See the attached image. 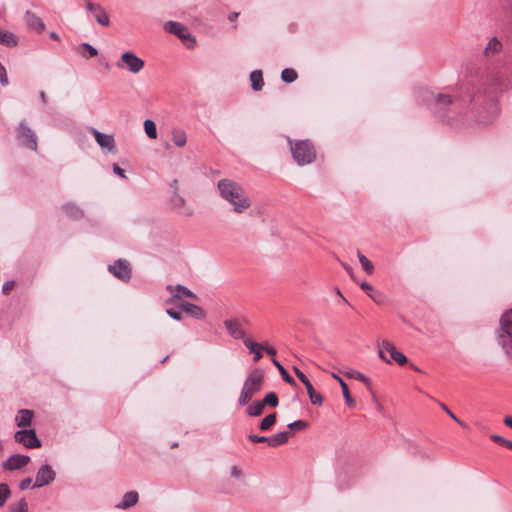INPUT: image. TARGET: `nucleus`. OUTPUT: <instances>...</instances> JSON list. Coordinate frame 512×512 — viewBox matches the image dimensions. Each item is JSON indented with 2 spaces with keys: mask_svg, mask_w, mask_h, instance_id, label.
Listing matches in <instances>:
<instances>
[{
  "mask_svg": "<svg viewBox=\"0 0 512 512\" xmlns=\"http://www.w3.org/2000/svg\"><path fill=\"white\" fill-rule=\"evenodd\" d=\"M290 433L287 431H282L277 434H274L271 437H268V445L271 447H278L280 445L285 444L289 439Z\"/></svg>",
  "mask_w": 512,
  "mask_h": 512,
  "instance_id": "obj_25",
  "label": "nucleus"
},
{
  "mask_svg": "<svg viewBox=\"0 0 512 512\" xmlns=\"http://www.w3.org/2000/svg\"><path fill=\"white\" fill-rule=\"evenodd\" d=\"M358 258H359V262L362 266V269L367 273V274H372L373 271H374V265L372 264V262L366 257L364 256L363 254L361 253H358Z\"/></svg>",
  "mask_w": 512,
  "mask_h": 512,
  "instance_id": "obj_40",
  "label": "nucleus"
},
{
  "mask_svg": "<svg viewBox=\"0 0 512 512\" xmlns=\"http://www.w3.org/2000/svg\"><path fill=\"white\" fill-rule=\"evenodd\" d=\"M14 439L16 442L22 444L23 446L29 449L41 447V441L39 440L35 430L33 429H22L17 431L14 434Z\"/></svg>",
  "mask_w": 512,
  "mask_h": 512,
  "instance_id": "obj_10",
  "label": "nucleus"
},
{
  "mask_svg": "<svg viewBox=\"0 0 512 512\" xmlns=\"http://www.w3.org/2000/svg\"><path fill=\"white\" fill-rule=\"evenodd\" d=\"M55 472L49 465H42L36 474L35 483L33 485V488H40L45 485L50 484L55 479Z\"/></svg>",
  "mask_w": 512,
  "mask_h": 512,
  "instance_id": "obj_12",
  "label": "nucleus"
},
{
  "mask_svg": "<svg viewBox=\"0 0 512 512\" xmlns=\"http://www.w3.org/2000/svg\"><path fill=\"white\" fill-rule=\"evenodd\" d=\"M455 422H457L460 426H462L463 428H466L467 427V424L464 423L463 421H461L458 417H457V420H454Z\"/></svg>",
  "mask_w": 512,
  "mask_h": 512,
  "instance_id": "obj_64",
  "label": "nucleus"
},
{
  "mask_svg": "<svg viewBox=\"0 0 512 512\" xmlns=\"http://www.w3.org/2000/svg\"><path fill=\"white\" fill-rule=\"evenodd\" d=\"M170 188H171L172 194H173V193H175V192H179V191H178V180H177V179H174V180L170 183Z\"/></svg>",
  "mask_w": 512,
  "mask_h": 512,
  "instance_id": "obj_59",
  "label": "nucleus"
},
{
  "mask_svg": "<svg viewBox=\"0 0 512 512\" xmlns=\"http://www.w3.org/2000/svg\"><path fill=\"white\" fill-rule=\"evenodd\" d=\"M272 362L275 365V367L278 369V371L280 372L283 380L286 383H288L290 385H295L296 384L294 379L289 375L287 370L283 367V365L278 360L272 359Z\"/></svg>",
  "mask_w": 512,
  "mask_h": 512,
  "instance_id": "obj_34",
  "label": "nucleus"
},
{
  "mask_svg": "<svg viewBox=\"0 0 512 512\" xmlns=\"http://www.w3.org/2000/svg\"><path fill=\"white\" fill-rule=\"evenodd\" d=\"M172 141L177 147H183L187 143L186 132L182 129L172 130Z\"/></svg>",
  "mask_w": 512,
  "mask_h": 512,
  "instance_id": "obj_28",
  "label": "nucleus"
},
{
  "mask_svg": "<svg viewBox=\"0 0 512 512\" xmlns=\"http://www.w3.org/2000/svg\"><path fill=\"white\" fill-rule=\"evenodd\" d=\"M502 48H503L502 40L500 38H498L497 36H494L488 41L483 53L486 57H492V56L496 55L497 53H499L502 50Z\"/></svg>",
  "mask_w": 512,
  "mask_h": 512,
  "instance_id": "obj_17",
  "label": "nucleus"
},
{
  "mask_svg": "<svg viewBox=\"0 0 512 512\" xmlns=\"http://www.w3.org/2000/svg\"><path fill=\"white\" fill-rule=\"evenodd\" d=\"M10 495H11V490H10L9 486L6 483H1L0 484V506L1 507L4 506V504L6 503V501Z\"/></svg>",
  "mask_w": 512,
  "mask_h": 512,
  "instance_id": "obj_42",
  "label": "nucleus"
},
{
  "mask_svg": "<svg viewBox=\"0 0 512 512\" xmlns=\"http://www.w3.org/2000/svg\"><path fill=\"white\" fill-rule=\"evenodd\" d=\"M378 356L387 363L394 360L399 365H405L408 362L407 357L398 351L394 344L388 340H383L378 344Z\"/></svg>",
  "mask_w": 512,
  "mask_h": 512,
  "instance_id": "obj_5",
  "label": "nucleus"
},
{
  "mask_svg": "<svg viewBox=\"0 0 512 512\" xmlns=\"http://www.w3.org/2000/svg\"><path fill=\"white\" fill-rule=\"evenodd\" d=\"M17 135L18 139L25 147L37 151V136L25 121L20 122L17 128Z\"/></svg>",
  "mask_w": 512,
  "mask_h": 512,
  "instance_id": "obj_7",
  "label": "nucleus"
},
{
  "mask_svg": "<svg viewBox=\"0 0 512 512\" xmlns=\"http://www.w3.org/2000/svg\"><path fill=\"white\" fill-rule=\"evenodd\" d=\"M116 66L120 69L137 74L144 68V61L137 57L133 52H124L120 59L116 62Z\"/></svg>",
  "mask_w": 512,
  "mask_h": 512,
  "instance_id": "obj_6",
  "label": "nucleus"
},
{
  "mask_svg": "<svg viewBox=\"0 0 512 512\" xmlns=\"http://www.w3.org/2000/svg\"><path fill=\"white\" fill-rule=\"evenodd\" d=\"M297 72L292 68H285L281 72V79L285 83H292L297 79Z\"/></svg>",
  "mask_w": 512,
  "mask_h": 512,
  "instance_id": "obj_38",
  "label": "nucleus"
},
{
  "mask_svg": "<svg viewBox=\"0 0 512 512\" xmlns=\"http://www.w3.org/2000/svg\"><path fill=\"white\" fill-rule=\"evenodd\" d=\"M244 345L246 348L254 354L253 361L258 362L262 358L261 350L264 349V345L254 342L251 339H244Z\"/></svg>",
  "mask_w": 512,
  "mask_h": 512,
  "instance_id": "obj_22",
  "label": "nucleus"
},
{
  "mask_svg": "<svg viewBox=\"0 0 512 512\" xmlns=\"http://www.w3.org/2000/svg\"><path fill=\"white\" fill-rule=\"evenodd\" d=\"M263 382L264 372L259 368L254 369L243 383V387L238 398V404L240 406L248 405L253 396L262 389Z\"/></svg>",
  "mask_w": 512,
  "mask_h": 512,
  "instance_id": "obj_3",
  "label": "nucleus"
},
{
  "mask_svg": "<svg viewBox=\"0 0 512 512\" xmlns=\"http://www.w3.org/2000/svg\"><path fill=\"white\" fill-rule=\"evenodd\" d=\"M381 293H378V292H374L373 293H369V297L375 301L376 303H379L380 302V297H381Z\"/></svg>",
  "mask_w": 512,
  "mask_h": 512,
  "instance_id": "obj_58",
  "label": "nucleus"
},
{
  "mask_svg": "<svg viewBox=\"0 0 512 512\" xmlns=\"http://www.w3.org/2000/svg\"><path fill=\"white\" fill-rule=\"evenodd\" d=\"M465 96L452 97L449 94L434 93L433 91L420 88L416 92L417 99L432 109L442 119L451 121L453 117L447 116L445 110L451 107V112H458L462 105L468 103L473 108H479L478 122L488 125L494 121L498 114V106L495 100L494 91L487 89V81L479 77H471L461 86Z\"/></svg>",
  "mask_w": 512,
  "mask_h": 512,
  "instance_id": "obj_1",
  "label": "nucleus"
},
{
  "mask_svg": "<svg viewBox=\"0 0 512 512\" xmlns=\"http://www.w3.org/2000/svg\"><path fill=\"white\" fill-rule=\"evenodd\" d=\"M262 402L265 406L270 407H277L279 404V399L276 393L269 392L265 395V397L262 399Z\"/></svg>",
  "mask_w": 512,
  "mask_h": 512,
  "instance_id": "obj_41",
  "label": "nucleus"
},
{
  "mask_svg": "<svg viewBox=\"0 0 512 512\" xmlns=\"http://www.w3.org/2000/svg\"><path fill=\"white\" fill-rule=\"evenodd\" d=\"M108 271L122 282H129L132 276V270L127 260L118 259L108 266Z\"/></svg>",
  "mask_w": 512,
  "mask_h": 512,
  "instance_id": "obj_8",
  "label": "nucleus"
},
{
  "mask_svg": "<svg viewBox=\"0 0 512 512\" xmlns=\"http://www.w3.org/2000/svg\"><path fill=\"white\" fill-rule=\"evenodd\" d=\"M491 440H493L494 442L498 443V444H501V445H504L506 446V443H507V440L505 438H503L502 436L500 435H497V434H492L490 436Z\"/></svg>",
  "mask_w": 512,
  "mask_h": 512,
  "instance_id": "obj_54",
  "label": "nucleus"
},
{
  "mask_svg": "<svg viewBox=\"0 0 512 512\" xmlns=\"http://www.w3.org/2000/svg\"><path fill=\"white\" fill-rule=\"evenodd\" d=\"M230 475H231V477H234V478H238V479H239V478H241V477H242L243 472H242V470H241L239 467H237V466H232V467H231V470H230Z\"/></svg>",
  "mask_w": 512,
  "mask_h": 512,
  "instance_id": "obj_52",
  "label": "nucleus"
},
{
  "mask_svg": "<svg viewBox=\"0 0 512 512\" xmlns=\"http://www.w3.org/2000/svg\"><path fill=\"white\" fill-rule=\"evenodd\" d=\"M93 16H94L95 20L103 27L109 26V23H110L109 16L102 7H100L99 10H97L93 14Z\"/></svg>",
  "mask_w": 512,
  "mask_h": 512,
  "instance_id": "obj_35",
  "label": "nucleus"
},
{
  "mask_svg": "<svg viewBox=\"0 0 512 512\" xmlns=\"http://www.w3.org/2000/svg\"><path fill=\"white\" fill-rule=\"evenodd\" d=\"M276 423V414L271 413L263 418L260 422L259 428L261 431L269 430Z\"/></svg>",
  "mask_w": 512,
  "mask_h": 512,
  "instance_id": "obj_37",
  "label": "nucleus"
},
{
  "mask_svg": "<svg viewBox=\"0 0 512 512\" xmlns=\"http://www.w3.org/2000/svg\"><path fill=\"white\" fill-rule=\"evenodd\" d=\"M24 20L30 30L42 31L45 29V24L42 19L30 11L25 13Z\"/></svg>",
  "mask_w": 512,
  "mask_h": 512,
  "instance_id": "obj_15",
  "label": "nucleus"
},
{
  "mask_svg": "<svg viewBox=\"0 0 512 512\" xmlns=\"http://www.w3.org/2000/svg\"><path fill=\"white\" fill-rule=\"evenodd\" d=\"M28 504L24 498H22L18 504L12 509L11 512H27Z\"/></svg>",
  "mask_w": 512,
  "mask_h": 512,
  "instance_id": "obj_45",
  "label": "nucleus"
},
{
  "mask_svg": "<svg viewBox=\"0 0 512 512\" xmlns=\"http://www.w3.org/2000/svg\"><path fill=\"white\" fill-rule=\"evenodd\" d=\"M331 376H332V378L337 380L338 383L340 384L341 390H342V393H343V397L345 399L346 404L349 407H352L355 402H354V399L352 398V396H351V394L349 392L347 384L343 381V379L338 374L333 372V373H331Z\"/></svg>",
  "mask_w": 512,
  "mask_h": 512,
  "instance_id": "obj_23",
  "label": "nucleus"
},
{
  "mask_svg": "<svg viewBox=\"0 0 512 512\" xmlns=\"http://www.w3.org/2000/svg\"><path fill=\"white\" fill-rule=\"evenodd\" d=\"M180 309L184 311L185 313L191 315L192 317L196 319H204L205 318V312L204 310L192 303L189 302H183L180 304Z\"/></svg>",
  "mask_w": 512,
  "mask_h": 512,
  "instance_id": "obj_18",
  "label": "nucleus"
},
{
  "mask_svg": "<svg viewBox=\"0 0 512 512\" xmlns=\"http://www.w3.org/2000/svg\"><path fill=\"white\" fill-rule=\"evenodd\" d=\"M31 483H32V478L31 477H27V478L23 479L20 482L19 488L21 490H26V489H28L30 487Z\"/></svg>",
  "mask_w": 512,
  "mask_h": 512,
  "instance_id": "obj_53",
  "label": "nucleus"
},
{
  "mask_svg": "<svg viewBox=\"0 0 512 512\" xmlns=\"http://www.w3.org/2000/svg\"><path fill=\"white\" fill-rule=\"evenodd\" d=\"M217 188L221 198L229 203L235 213L242 214L250 208L251 200L237 182L224 178L218 181Z\"/></svg>",
  "mask_w": 512,
  "mask_h": 512,
  "instance_id": "obj_2",
  "label": "nucleus"
},
{
  "mask_svg": "<svg viewBox=\"0 0 512 512\" xmlns=\"http://www.w3.org/2000/svg\"><path fill=\"white\" fill-rule=\"evenodd\" d=\"M265 405L263 404L262 400L254 401L253 403L249 404L246 409V413L250 417H258L263 414Z\"/></svg>",
  "mask_w": 512,
  "mask_h": 512,
  "instance_id": "obj_27",
  "label": "nucleus"
},
{
  "mask_svg": "<svg viewBox=\"0 0 512 512\" xmlns=\"http://www.w3.org/2000/svg\"><path fill=\"white\" fill-rule=\"evenodd\" d=\"M342 267L345 269V271L351 276L353 277V269L346 263H341Z\"/></svg>",
  "mask_w": 512,
  "mask_h": 512,
  "instance_id": "obj_60",
  "label": "nucleus"
},
{
  "mask_svg": "<svg viewBox=\"0 0 512 512\" xmlns=\"http://www.w3.org/2000/svg\"><path fill=\"white\" fill-rule=\"evenodd\" d=\"M88 12L94 14L101 7L99 4L93 3L91 0H84Z\"/></svg>",
  "mask_w": 512,
  "mask_h": 512,
  "instance_id": "obj_47",
  "label": "nucleus"
},
{
  "mask_svg": "<svg viewBox=\"0 0 512 512\" xmlns=\"http://www.w3.org/2000/svg\"><path fill=\"white\" fill-rule=\"evenodd\" d=\"M499 344L505 350L507 355H510L512 352V339H506L504 335H499Z\"/></svg>",
  "mask_w": 512,
  "mask_h": 512,
  "instance_id": "obj_43",
  "label": "nucleus"
},
{
  "mask_svg": "<svg viewBox=\"0 0 512 512\" xmlns=\"http://www.w3.org/2000/svg\"><path fill=\"white\" fill-rule=\"evenodd\" d=\"M30 461V457L27 455L14 454L10 456L3 464V469L13 471L21 469L26 466Z\"/></svg>",
  "mask_w": 512,
  "mask_h": 512,
  "instance_id": "obj_14",
  "label": "nucleus"
},
{
  "mask_svg": "<svg viewBox=\"0 0 512 512\" xmlns=\"http://www.w3.org/2000/svg\"><path fill=\"white\" fill-rule=\"evenodd\" d=\"M77 51L85 58H92L98 54L97 49L87 43L79 45Z\"/></svg>",
  "mask_w": 512,
  "mask_h": 512,
  "instance_id": "obj_29",
  "label": "nucleus"
},
{
  "mask_svg": "<svg viewBox=\"0 0 512 512\" xmlns=\"http://www.w3.org/2000/svg\"><path fill=\"white\" fill-rule=\"evenodd\" d=\"M169 204L172 210L184 217L189 218L194 215V208L187 203L186 199L179 192L171 194Z\"/></svg>",
  "mask_w": 512,
  "mask_h": 512,
  "instance_id": "obj_9",
  "label": "nucleus"
},
{
  "mask_svg": "<svg viewBox=\"0 0 512 512\" xmlns=\"http://www.w3.org/2000/svg\"><path fill=\"white\" fill-rule=\"evenodd\" d=\"M0 83L4 86L8 84V78L5 67L0 63Z\"/></svg>",
  "mask_w": 512,
  "mask_h": 512,
  "instance_id": "obj_49",
  "label": "nucleus"
},
{
  "mask_svg": "<svg viewBox=\"0 0 512 512\" xmlns=\"http://www.w3.org/2000/svg\"><path fill=\"white\" fill-rule=\"evenodd\" d=\"M19 43L16 34H0V44L7 47H15Z\"/></svg>",
  "mask_w": 512,
  "mask_h": 512,
  "instance_id": "obj_30",
  "label": "nucleus"
},
{
  "mask_svg": "<svg viewBox=\"0 0 512 512\" xmlns=\"http://www.w3.org/2000/svg\"><path fill=\"white\" fill-rule=\"evenodd\" d=\"M248 321L246 319L238 320V319H227L224 321V326L228 332V334L236 340L242 339L244 341L245 331L243 330L242 325L247 324Z\"/></svg>",
  "mask_w": 512,
  "mask_h": 512,
  "instance_id": "obj_11",
  "label": "nucleus"
},
{
  "mask_svg": "<svg viewBox=\"0 0 512 512\" xmlns=\"http://www.w3.org/2000/svg\"><path fill=\"white\" fill-rule=\"evenodd\" d=\"M33 418V411L28 409H21L18 411L15 422L20 428L29 426Z\"/></svg>",
  "mask_w": 512,
  "mask_h": 512,
  "instance_id": "obj_20",
  "label": "nucleus"
},
{
  "mask_svg": "<svg viewBox=\"0 0 512 512\" xmlns=\"http://www.w3.org/2000/svg\"><path fill=\"white\" fill-rule=\"evenodd\" d=\"M360 287H361V289H362V290H364V291L373 292V290H374V289H373V287H372V285H371V284H369L368 282H365V281H363V282H361V283H360Z\"/></svg>",
  "mask_w": 512,
  "mask_h": 512,
  "instance_id": "obj_56",
  "label": "nucleus"
},
{
  "mask_svg": "<svg viewBox=\"0 0 512 512\" xmlns=\"http://www.w3.org/2000/svg\"><path fill=\"white\" fill-rule=\"evenodd\" d=\"M138 501V493L136 491H129L123 495L120 503L116 505L118 509H127L134 506Z\"/></svg>",
  "mask_w": 512,
  "mask_h": 512,
  "instance_id": "obj_21",
  "label": "nucleus"
},
{
  "mask_svg": "<svg viewBox=\"0 0 512 512\" xmlns=\"http://www.w3.org/2000/svg\"><path fill=\"white\" fill-rule=\"evenodd\" d=\"M167 290H169L175 298H181V297L192 298V299L196 298L195 293H193L187 287L182 286L180 284H178L176 286L168 285Z\"/></svg>",
  "mask_w": 512,
  "mask_h": 512,
  "instance_id": "obj_19",
  "label": "nucleus"
},
{
  "mask_svg": "<svg viewBox=\"0 0 512 512\" xmlns=\"http://www.w3.org/2000/svg\"><path fill=\"white\" fill-rule=\"evenodd\" d=\"M441 408L453 419L457 420V416L445 405L441 404Z\"/></svg>",
  "mask_w": 512,
  "mask_h": 512,
  "instance_id": "obj_57",
  "label": "nucleus"
},
{
  "mask_svg": "<svg viewBox=\"0 0 512 512\" xmlns=\"http://www.w3.org/2000/svg\"><path fill=\"white\" fill-rule=\"evenodd\" d=\"M165 32H185L187 29L180 22L168 21L164 24Z\"/></svg>",
  "mask_w": 512,
  "mask_h": 512,
  "instance_id": "obj_36",
  "label": "nucleus"
},
{
  "mask_svg": "<svg viewBox=\"0 0 512 512\" xmlns=\"http://www.w3.org/2000/svg\"><path fill=\"white\" fill-rule=\"evenodd\" d=\"M40 98H41V100H42V102H43V103H46V102H47V96H46V94H45V92H44V91H41V92H40Z\"/></svg>",
  "mask_w": 512,
  "mask_h": 512,
  "instance_id": "obj_63",
  "label": "nucleus"
},
{
  "mask_svg": "<svg viewBox=\"0 0 512 512\" xmlns=\"http://www.w3.org/2000/svg\"><path fill=\"white\" fill-rule=\"evenodd\" d=\"M504 424L512 429V417L506 416L503 420Z\"/></svg>",
  "mask_w": 512,
  "mask_h": 512,
  "instance_id": "obj_62",
  "label": "nucleus"
},
{
  "mask_svg": "<svg viewBox=\"0 0 512 512\" xmlns=\"http://www.w3.org/2000/svg\"><path fill=\"white\" fill-rule=\"evenodd\" d=\"M166 313H167L171 318H173V319H175V320H181V319H182V314H181V312L176 311V310H174V309H172V308L167 309V310H166Z\"/></svg>",
  "mask_w": 512,
  "mask_h": 512,
  "instance_id": "obj_51",
  "label": "nucleus"
},
{
  "mask_svg": "<svg viewBox=\"0 0 512 512\" xmlns=\"http://www.w3.org/2000/svg\"><path fill=\"white\" fill-rule=\"evenodd\" d=\"M308 423L304 420H297L288 424V428L292 431H301L307 428Z\"/></svg>",
  "mask_w": 512,
  "mask_h": 512,
  "instance_id": "obj_44",
  "label": "nucleus"
},
{
  "mask_svg": "<svg viewBox=\"0 0 512 512\" xmlns=\"http://www.w3.org/2000/svg\"><path fill=\"white\" fill-rule=\"evenodd\" d=\"M15 282L14 281H7L2 286V292L7 295L10 293V291L14 288Z\"/></svg>",
  "mask_w": 512,
  "mask_h": 512,
  "instance_id": "obj_50",
  "label": "nucleus"
},
{
  "mask_svg": "<svg viewBox=\"0 0 512 512\" xmlns=\"http://www.w3.org/2000/svg\"><path fill=\"white\" fill-rule=\"evenodd\" d=\"M344 375L349 379H356L366 385L370 384V379L357 370L349 369L344 373Z\"/></svg>",
  "mask_w": 512,
  "mask_h": 512,
  "instance_id": "obj_31",
  "label": "nucleus"
},
{
  "mask_svg": "<svg viewBox=\"0 0 512 512\" xmlns=\"http://www.w3.org/2000/svg\"><path fill=\"white\" fill-rule=\"evenodd\" d=\"M266 351V353L270 356H275L276 355V350L273 348V347H266L264 346V349Z\"/></svg>",
  "mask_w": 512,
  "mask_h": 512,
  "instance_id": "obj_61",
  "label": "nucleus"
},
{
  "mask_svg": "<svg viewBox=\"0 0 512 512\" xmlns=\"http://www.w3.org/2000/svg\"><path fill=\"white\" fill-rule=\"evenodd\" d=\"M63 212L72 219H79L83 216V211L73 203H67L62 206Z\"/></svg>",
  "mask_w": 512,
  "mask_h": 512,
  "instance_id": "obj_26",
  "label": "nucleus"
},
{
  "mask_svg": "<svg viewBox=\"0 0 512 512\" xmlns=\"http://www.w3.org/2000/svg\"><path fill=\"white\" fill-rule=\"evenodd\" d=\"M290 150L293 159L298 165H306L312 163L316 158L314 145L309 140H298L292 142L289 140Z\"/></svg>",
  "mask_w": 512,
  "mask_h": 512,
  "instance_id": "obj_4",
  "label": "nucleus"
},
{
  "mask_svg": "<svg viewBox=\"0 0 512 512\" xmlns=\"http://www.w3.org/2000/svg\"><path fill=\"white\" fill-rule=\"evenodd\" d=\"M251 88L254 91H261L264 86L263 73L261 70H254L250 73Z\"/></svg>",
  "mask_w": 512,
  "mask_h": 512,
  "instance_id": "obj_24",
  "label": "nucleus"
},
{
  "mask_svg": "<svg viewBox=\"0 0 512 512\" xmlns=\"http://www.w3.org/2000/svg\"><path fill=\"white\" fill-rule=\"evenodd\" d=\"M501 334L504 335L506 339H512V309L505 312L501 319Z\"/></svg>",
  "mask_w": 512,
  "mask_h": 512,
  "instance_id": "obj_16",
  "label": "nucleus"
},
{
  "mask_svg": "<svg viewBox=\"0 0 512 512\" xmlns=\"http://www.w3.org/2000/svg\"><path fill=\"white\" fill-rule=\"evenodd\" d=\"M293 371L294 373L296 374V376L298 377V379L306 386L307 383H310L309 379L307 378V376L300 370L298 369L297 367H293Z\"/></svg>",
  "mask_w": 512,
  "mask_h": 512,
  "instance_id": "obj_46",
  "label": "nucleus"
},
{
  "mask_svg": "<svg viewBox=\"0 0 512 512\" xmlns=\"http://www.w3.org/2000/svg\"><path fill=\"white\" fill-rule=\"evenodd\" d=\"M144 130L146 135L150 139H156L157 138V129L154 121L147 119L144 121Z\"/></svg>",
  "mask_w": 512,
  "mask_h": 512,
  "instance_id": "obj_39",
  "label": "nucleus"
},
{
  "mask_svg": "<svg viewBox=\"0 0 512 512\" xmlns=\"http://www.w3.org/2000/svg\"><path fill=\"white\" fill-rule=\"evenodd\" d=\"M113 172L121 178H126L125 171L117 164H113Z\"/></svg>",
  "mask_w": 512,
  "mask_h": 512,
  "instance_id": "obj_55",
  "label": "nucleus"
},
{
  "mask_svg": "<svg viewBox=\"0 0 512 512\" xmlns=\"http://www.w3.org/2000/svg\"><path fill=\"white\" fill-rule=\"evenodd\" d=\"M305 387L307 389V393L309 395L311 403L314 405H322L323 397L319 393L315 392L311 382L307 383Z\"/></svg>",
  "mask_w": 512,
  "mask_h": 512,
  "instance_id": "obj_33",
  "label": "nucleus"
},
{
  "mask_svg": "<svg viewBox=\"0 0 512 512\" xmlns=\"http://www.w3.org/2000/svg\"><path fill=\"white\" fill-rule=\"evenodd\" d=\"M249 440H251L254 443H267L268 444V437L266 436H258L254 434H250L248 436Z\"/></svg>",
  "mask_w": 512,
  "mask_h": 512,
  "instance_id": "obj_48",
  "label": "nucleus"
},
{
  "mask_svg": "<svg viewBox=\"0 0 512 512\" xmlns=\"http://www.w3.org/2000/svg\"><path fill=\"white\" fill-rule=\"evenodd\" d=\"M176 35L180 39L181 43L188 49H193L197 44V40H196L194 34H176Z\"/></svg>",
  "mask_w": 512,
  "mask_h": 512,
  "instance_id": "obj_32",
  "label": "nucleus"
},
{
  "mask_svg": "<svg viewBox=\"0 0 512 512\" xmlns=\"http://www.w3.org/2000/svg\"><path fill=\"white\" fill-rule=\"evenodd\" d=\"M91 133L93 134L95 141L102 148V150L107 152H115V141L112 135L99 132L95 128L91 129Z\"/></svg>",
  "mask_w": 512,
  "mask_h": 512,
  "instance_id": "obj_13",
  "label": "nucleus"
}]
</instances>
